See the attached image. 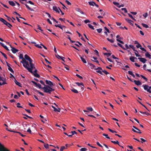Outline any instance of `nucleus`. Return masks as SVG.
Listing matches in <instances>:
<instances>
[{"instance_id": "nucleus-1", "label": "nucleus", "mask_w": 151, "mask_h": 151, "mask_svg": "<svg viewBox=\"0 0 151 151\" xmlns=\"http://www.w3.org/2000/svg\"><path fill=\"white\" fill-rule=\"evenodd\" d=\"M20 63L23 64L24 67L29 72L31 73H33L32 70L33 69L31 68V67H29V63L26 60L25 58L24 59V58H22V61H20Z\"/></svg>"}, {"instance_id": "nucleus-2", "label": "nucleus", "mask_w": 151, "mask_h": 151, "mask_svg": "<svg viewBox=\"0 0 151 151\" xmlns=\"http://www.w3.org/2000/svg\"><path fill=\"white\" fill-rule=\"evenodd\" d=\"M20 63L23 64L24 67L29 72L31 73H33L32 70L33 69L31 68V67H29V63L26 60L25 58L24 59V58H22V61H20Z\"/></svg>"}, {"instance_id": "nucleus-3", "label": "nucleus", "mask_w": 151, "mask_h": 151, "mask_svg": "<svg viewBox=\"0 0 151 151\" xmlns=\"http://www.w3.org/2000/svg\"><path fill=\"white\" fill-rule=\"evenodd\" d=\"M24 58L26 60H27L29 61L30 65V67H31V68H32L33 69H34L35 68L34 66V64L32 63V60L30 58L29 56H28L27 54H26L24 55Z\"/></svg>"}, {"instance_id": "nucleus-4", "label": "nucleus", "mask_w": 151, "mask_h": 151, "mask_svg": "<svg viewBox=\"0 0 151 151\" xmlns=\"http://www.w3.org/2000/svg\"><path fill=\"white\" fill-rule=\"evenodd\" d=\"M42 89L44 90L45 92L46 93H50L51 92L54 90L53 89L47 85L42 87Z\"/></svg>"}, {"instance_id": "nucleus-5", "label": "nucleus", "mask_w": 151, "mask_h": 151, "mask_svg": "<svg viewBox=\"0 0 151 151\" xmlns=\"http://www.w3.org/2000/svg\"><path fill=\"white\" fill-rule=\"evenodd\" d=\"M142 86L143 87L145 90L146 91L150 93H151V90H150V89H151V86H149L147 85L144 84Z\"/></svg>"}, {"instance_id": "nucleus-6", "label": "nucleus", "mask_w": 151, "mask_h": 151, "mask_svg": "<svg viewBox=\"0 0 151 151\" xmlns=\"http://www.w3.org/2000/svg\"><path fill=\"white\" fill-rule=\"evenodd\" d=\"M0 151H10V150L0 143Z\"/></svg>"}, {"instance_id": "nucleus-7", "label": "nucleus", "mask_w": 151, "mask_h": 151, "mask_svg": "<svg viewBox=\"0 0 151 151\" xmlns=\"http://www.w3.org/2000/svg\"><path fill=\"white\" fill-rule=\"evenodd\" d=\"M46 84L49 85L50 87H53L52 86H53V83L50 81L46 80L45 81Z\"/></svg>"}, {"instance_id": "nucleus-8", "label": "nucleus", "mask_w": 151, "mask_h": 151, "mask_svg": "<svg viewBox=\"0 0 151 151\" xmlns=\"http://www.w3.org/2000/svg\"><path fill=\"white\" fill-rule=\"evenodd\" d=\"M125 20L127 21L132 26H133L134 25L132 23H133V21L130 19H128L125 18Z\"/></svg>"}, {"instance_id": "nucleus-9", "label": "nucleus", "mask_w": 151, "mask_h": 151, "mask_svg": "<svg viewBox=\"0 0 151 151\" xmlns=\"http://www.w3.org/2000/svg\"><path fill=\"white\" fill-rule=\"evenodd\" d=\"M138 59L140 61L144 63H145L147 60L146 59L142 58H138Z\"/></svg>"}, {"instance_id": "nucleus-10", "label": "nucleus", "mask_w": 151, "mask_h": 151, "mask_svg": "<svg viewBox=\"0 0 151 151\" xmlns=\"http://www.w3.org/2000/svg\"><path fill=\"white\" fill-rule=\"evenodd\" d=\"M133 82H134L135 84L137 86H140L142 84V83L139 80H134Z\"/></svg>"}, {"instance_id": "nucleus-11", "label": "nucleus", "mask_w": 151, "mask_h": 151, "mask_svg": "<svg viewBox=\"0 0 151 151\" xmlns=\"http://www.w3.org/2000/svg\"><path fill=\"white\" fill-rule=\"evenodd\" d=\"M99 70H97L96 72L101 75H103V74L102 73V70H102V68L101 67H99Z\"/></svg>"}, {"instance_id": "nucleus-12", "label": "nucleus", "mask_w": 151, "mask_h": 151, "mask_svg": "<svg viewBox=\"0 0 151 151\" xmlns=\"http://www.w3.org/2000/svg\"><path fill=\"white\" fill-rule=\"evenodd\" d=\"M0 44L2 46L4 47L6 50L8 51L9 50V49L8 48L7 46L6 45H5L2 42H0Z\"/></svg>"}, {"instance_id": "nucleus-13", "label": "nucleus", "mask_w": 151, "mask_h": 151, "mask_svg": "<svg viewBox=\"0 0 151 151\" xmlns=\"http://www.w3.org/2000/svg\"><path fill=\"white\" fill-rule=\"evenodd\" d=\"M57 58L59 59H61L63 61H64V62H65V61L64 60V59L65 58H64L63 57L61 56H60L59 55H58V54H57Z\"/></svg>"}, {"instance_id": "nucleus-14", "label": "nucleus", "mask_w": 151, "mask_h": 151, "mask_svg": "<svg viewBox=\"0 0 151 151\" xmlns=\"http://www.w3.org/2000/svg\"><path fill=\"white\" fill-rule=\"evenodd\" d=\"M12 52L14 54L16 53L17 52L19 51L18 50L16 49L14 47L12 48Z\"/></svg>"}, {"instance_id": "nucleus-15", "label": "nucleus", "mask_w": 151, "mask_h": 151, "mask_svg": "<svg viewBox=\"0 0 151 151\" xmlns=\"http://www.w3.org/2000/svg\"><path fill=\"white\" fill-rule=\"evenodd\" d=\"M146 52V53L145 54V56L147 58H149V59H151V55L147 51Z\"/></svg>"}, {"instance_id": "nucleus-16", "label": "nucleus", "mask_w": 151, "mask_h": 151, "mask_svg": "<svg viewBox=\"0 0 151 151\" xmlns=\"http://www.w3.org/2000/svg\"><path fill=\"white\" fill-rule=\"evenodd\" d=\"M60 12H61L62 15L64 14V13L62 12L60 8L58 7H57V13H59Z\"/></svg>"}, {"instance_id": "nucleus-17", "label": "nucleus", "mask_w": 151, "mask_h": 151, "mask_svg": "<svg viewBox=\"0 0 151 151\" xmlns=\"http://www.w3.org/2000/svg\"><path fill=\"white\" fill-rule=\"evenodd\" d=\"M8 2L9 4L12 6H15V4L13 1H9Z\"/></svg>"}, {"instance_id": "nucleus-18", "label": "nucleus", "mask_w": 151, "mask_h": 151, "mask_svg": "<svg viewBox=\"0 0 151 151\" xmlns=\"http://www.w3.org/2000/svg\"><path fill=\"white\" fill-rule=\"evenodd\" d=\"M88 64L89 65L91 69H93L95 67V66L92 63L88 62Z\"/></svg>"}, {"instance_id": "nucleus-19", "label": "nucleus", "mask_w": 151, "mask_h": 151, "mask_svg": "<svg viewBox=\"0 0 151 151\" xmlns=\"http://www.w3.org/2000/svg\"><path fill=\"white\" fill-rule=\"evenodd\" d=\"M72 89H70L71 91H72L73 92L75 93H78V91L76 89H75L73 87H72Z\"/></svg>"}, {"instance_id": "nucleus-20", "label": "nucleus", "mask_w": 151, "mask_h": 151, "mask_svg": "<svg viewBox=\"0 0 151 151\" xmlns=\"http://www.w3.org/2000/svg\"><path fill=\"white\" fill-rule=\"evenodd\" d=\"M4 16L6 17L7 18V19L9 21V22H10L11 21H12V22H14V21L12 20V19L10 18V17H8V16H7L6 15V14H4Z\"/></svg>"}, {"instance_id": "nucleus-21", "label": "nucleus", "mask_w": 151, "mask_h": 151, "mask_svg": "<svg viewBox=\"0 0 151 151\" xmlns=\"http://www.w3.org/2000/svg\"><path fill=\"white\" fill-rule=\"evenodd\" d=\"M14 81L15 83L17 85H18V86H19L20 87H22V86L21 85V84L20 83H19V82H18L16 79H15V80Z\"/></svg>"}, {"instance_id": "nucleus-22", "label": "nucleus", "mask_w": 151, "mask_h": 151, "mask_svg": "<svg viewBox=\"0 0 151 151\" xmlns=\"http://www.w3.org/2000/svg\"><path fill=\"white\" fill-rule=\"evenodd\" d=\"M81 59V60L82 62L85 63H86L87 62L85 59L83 58V57H81V55H79Z\"/></svg>"}, {"instance_id": "nucleus-23", "label": "nucleus", "mask_w": 151, "mask_h": 151, "mask_svg": "<svg viewBox=\"0 0 151 151\" xmlns=\"http://www.w3.org/2000/svg\"><path fill=\"white\" fill-rule=\"evenodd\" d=\"M78 86H81L83 87H84V86L83 83H79L78 82H76L75 83Z\"/></svg>"}, {"instance_id": "nucleus-24", "label": "nucleus", "mask_w": 151, "mask_h": 151, "mask_svg": "<svg viewBox=\"0 0 151 151\" xmlns=\"http://www.w3.org/2000/svg\"><path fill=\"white\" fill-rule=\"evenodd\" d=\"M146 66H147V65H146V64H145L143 66V68H144V69L145 70H147L149 72H151V70H150V69H146Z\"/></svg>"}, {"instance_id": "nucleus-25", "label": "nucleus", "mask_w": 151, "mask_h": 151, "mask_svg": "<svg viewBox=\"0 0 151 151\" xmlns=\"http://www.w3.org/2000/svg\"><path fill=\"white\" fill-rule=\"evenodd\" d=\"M92 58L94 59V60H92V59H91V60L92 61L95 62L97 63H99V62L98 61V60H97V58L96 57L93 56L92 57Z\"/></svg>"}, {"instance_id": "nucleus-26", "label": "nucleus", "mask_w": 151, "mask_h": 151, "mask_svg": "<svg viewBox=\"0 0 151 151\" xmlns=\"http://www.w3.org/2000/svg\"><path fill=\"white\" fill-rule=\"evenodd\" d=\"M24 129L26 130L27 128V124L26 123L23 124H22Z\"/></svg>"}, {"instance_id": "nucleus-27", "label": "nucleus", "mask_w": 151, "mask_h": 151, "mask_svg": "<svg viewBox=\"0 0 151 151\" xmlns=\"http://www.w3.org/2000/svg\"><path fill=\"white\" fill-rule=\"evenodd\" d=\"M95 2L93 1H89L88 2V3L89 5L91 6H94Z\"/></svg>"}, {"instance_id": "nucleus-28", "label": "nucleus", "mask_w": 151, "mask_h": 151, "mask_svg": "<svg viewBox=\"0 0 151 151\" xmlns=\"http://www.w3.org/2000/svg\"><path fill=\"white\" fill-rule=\"evenodd\" d=\"M143 26V27H145V28H148L149 27L147 25V24H145L144 23H142L141 24Z\"/></svg>"}, {"instance_id": "nucleus-29", "label": "nucleus", "mask_w": 151, "mask_h": 151, "mask_svg": "<svg viewBox=\"0 0 151 151\" xmlns=\"http://www.w3.org/2000/svg\"><path fill=\"white\" fill-rule=\"evenodd\" d=\"M117 45L119 46L120 47H121L124 50H126V48H125L123 46H122L121 44H120L119 43H117Z\"/></svg>"}, {"instance_id": "nucleus-30", "label": "nucleus", "mask_w": 151, "mask_h": 151, "mask_svg": "<svg viewBox=\"0 0 151 151\" xmlns=\"http://www.w3.org/2000/svg\"><path fill=\"white\" fill-rule=\"evenodd\" d=\"M111 142L114 143V144H118L120 146V145H119V142L118 141H111Z\"/></svg>"}, {"instance_id": "nucleus-31", "label": "nucleus", "mask_w": 151, "mask_h": 151, "mask_svg": "<svg viewBox=\"0 0 151 151\" xmlns=\"http://www.w3.org/2000/svg\"><path fill=\"white\" fill-rule=\"evenodd\" d=\"M0 81H2L3 82H6V78L2 77L0 76Z\"/></svg>"}, {"instance_id": "nucleus-32", "label": "nucleus", "mask_w": 151, "mask_h": 151, "mask_svg": "<svg viewBox=\"0 0 151 151\" xmlns=\"http://www.w3.org/2000/svg\"><path fill=\"white\" fill-rule=\"evenodd\" d=\"M13 132H14V133H18L20 134V135L22 137H24L26 136L25 135L22 134L21 132H19L14 131H13Z\"/></svg>"}, {"instance_id": "nucleus-33", "label": "nucleus", "mask_w": 151, "mask_h": 151, "mask_svg": "<svg viewBox=\"0 0 151 151\" xmlns=\"http://www.w3.org/2000/svg\"><path fill=\"white\" fill-rule=\"evenodd\" d=\"M44 146L47 149H49V145L48 144H44Z\"/></svg>"}, {"instance_id": "nucleus-34", "label": "nucleus", "mask_w": 151, "mask_h": 151, "mask_svg": "<svg viewBox=\"0 0 151 151\" xmlns=\"http://www.w3.org/2000/svg\"><path fill=\"white\" fill-rule=\"evenodd\" d=\"M67 149V148L65 147L64 146H62L60 149V151H63L64 150V149Z\"/></svg>"}, {"instance_id": "nucleus-35", "label": "nucleus", "mask_w": 151, "mask_h": 151, "mask_svg": "<svg viewBox=\"0 0 151 151\" xmlns=\"http://www.w3.org/2000/svg\"><path fill=\"white\" fill-rule=\"evenodd\" d=\"M87 109L88 111H92L93 110L92 108L91 107H89L87 108Z\"/></svg>"}, {"instance_id": "nucleus-36", "label": "nucleus", "mask_w": 151, "mask_h": 151, "mask_svg": "<svg viewBox=\"0 0 151 151\" xmlns=\"http://www.w3.org/2000/svg\"><path fill=\"white\" fill-rule=\"evenodd\" d=\"M8 69L9 71L11 72L12 73H14V71L12 68L10 66H9V67L8 68Z\"/></svg>"}, {"instance_id": "nucleus-37", "label": "nucleus", "mask_w": 151, "mask_h": 151, "mask_svg": "<svg viewBox=\"0 0 151 151\" xmlns=\"http://www.w3.org/2000/svg\"><path fill=\"white\" fill-rule=\"evenodd\" d=\"M104 55H107V57H109V56H110L111 55V53H104Z\"/></svg>"}, {"instance_id": "nucleus-38", "label": "nucleus", "mask_w": 151, "mask_h": 151, "mask_svg": "<svg viewBox=\"0 0 151 151\" xmlns=\"http://www.w3.org/2000/svg\"><path fill=\"white\" fill-rule=\"evenodd\" d=\"M140 76L141 77H142V78L144 79L145 80V81H147V79L146 78L145 76L142 75H140Z\"/></svg>"}, {"instance_id": "nucleus-39", "label": "nucleus", "mask_w": 151, "mask_h": 151, "mask_svg": "<svg viewBox=\"0 0 151 151\" xmlns=\"http://www.w3.org/2000/svg\"><path fill=\"white\" fill-rule=\"evenodd\" d=\"M33 74L35 77H36L37 78H39L40 77V75L37 74V73H33Z\"/></svg>"}, {"instance_id": "nucleus-40", "label": "nucleus", "mask_w": 151, "mask_h": 151, "mask_svg": "<svg viewBox=\"0 0 151 151\" xmlns=\"http://www.w3.org/2000/svg\"><path fill=\"white\" fill-rule=\"evenodd\" d=\"M113 3L114 5H115L117 7H118V6H119V3H118V2H116L114 1L113 2Z\"/></svg>"}, {"instance_id": "nucleus-41", "label": "nucleus", "mask_w": 151, "mask_h": 151, "mask_svg": "<svg viewBox=\"0 0 151 151\" xmlns=\"http://www.w3.org/2000/svg\"><path fill=\"white\" fill-rule=\"evenodd\" d=\"M88 26L90 28H91L93 30H94V28L93 27V26H92L91 24H88Z\"/></svg>"}, {"instance_id": "nucleus-42", "label": "nucleus", "mask_w": 151, "mask_h": 151, "mask_svg": "<svg viewBox=\"0 0 151 151\" xmlns=\"http://www.w3.org/2000/svg\"><path fill=\"white\" fill-rule=\"evenodd\" d=\"M6 25L9 28L11 29L10 27H12V25L10 24L9 23H8V22H7L6 24Z\"/></svg>"}, {"instance_id": "nucleus-43", "label": "nucleus", "mask_w": 151, "mask_h": 151, "mask_svg": "<svg viewBox=\"0 0 151 151\" xmlns=\"http://www.w3.org/2000/svg\"><path fill=\"white\" fill-rule=\"evenodd\" d=\"M25 6H26V7H27V9H28L29 10L31 11H33V10L32 9H31L29 7L27 4H25Z\"/></svg>"}, {"instance_id": "nucleus-44", "label": "nucleus", "mask_w": 151, "mask_h": 151, "mask_svg": "<svg viewBox=\"0 0 151 151\" xmlns=\"http://www.w3.org/2000/svg\"><path fill=\"white\" fill-rule=\"evenodd\" d=\"M107 40L111 43H113L114 42V40H113L110 39L109 38H107Z\"/></svg>"}, {"instance_id": "nucleus-45", "label": "nucleus", "mask_w": 151, "mask_h": 151, "mask_svg": "<svg viewBox=\"0 0 151 151\" xmlns=\"http://www.w3.org/2000/svg\"><path fill=\"white\" fill-rule=\"evenodd\" d=\"M57 27L63 29V27H65L64 26H61L60 24H57Z\"/></svg>"}, {"instance_id": "nucleus-46", "label": "nucleus", "mask_w": 151, "mask_h": 151, "mask_svg": "<svg viewBox=\"0 0 151 151\" xmlns=\"http://www.w3.org/2000/svg\"><path fill=\"white\" fill-rule=\"evenodd\" d=\"M129 60L132 62H134L135 61L134 58H133V56H131L129 58Z\"/></svg>"}, {"instance_id": "nucleus-47", "label": "nucleus", "mask_w": 151, "mask_h": 151, "mask_svg": "<svg viewBox=\"0 0 151 151\" xmlns=\"http://www.w3.org/2000/svg\"><path fill=\"white\" fill-rule=\"evenodd\" d=\"M36 87H38L39 88H41L42 89V87H41V84H39V83H37V86H36Z\"/></svg>"}, {"instance_id": "nucleus-48", "label": "nucleus", "mask_w": 151, "mask_h": 151, "mask_svg": "<svg viewBox=\"0 0 151 151\" xmlns=\"http://www.w3.org/2000/svg\"><path fill=\"white\" fill-rule=\"evenodd\" d=\"M73 145V144H66L65 145V146L67 148V147H70L72 146Z\"/></svg>"}, {"instance_id": "nucleus-49", "label": "nucleus", "mask_w": 151, "mask_h": 151, "mask_svg": "<svg viewBox=\"0 0 151 151\" xmlns=\"http://www.w3.org/2000/svg\"><path fill=\"white\" fill-rule=\"evenodd\" d=\"M35 91L38 92L40 94H41L42 96H44V94L43 93L37 90H35Z\"/></svg>"}, {"instance_id": "nucleus-50", "label": "nucleus", "mask_w": 151, "mask_h": 151, "mask_svg": "<svg viewBox=\"0 0 151 151\" xmlns=\"http://www.w3.org/2000/svg\"><path fill=\"white\" fill-rule=\"evenodd\" d=\"M103 135L105 137H106L107 138V139H110V138L108 136V134H103Z\"/></svg>"}, {"instance_id": "nucleus-51", "label": "nucleus", "mask_w": 151, "mask_h": 151, "mask_svg": "<svg viewBox=\"0 0 151 151\" xmlns=\"http://www.w3.org/2000/svg\"><path fill=\"white\" fill-rule=\"evenodd\" d=\"M102 72H103L106 75L109 74V73L105 70H102Z\"/></svg>"}, {"instance_id": "nucleus-52", "label": "nucleus", "mask_w": 151, "mask_h": 151, "mask_svg": "<svg viewBox=\"0 0 151 151\" xmlns=\"http://www.w3.org/2000/svg\"><path fill=\"white\" fill-rule=\"evenodd\" d=\"M122 11H124L125 13H127V11L126 8H122L121 9Z\"/></svg>"}, {"instance_id": "nucleus-53", "label": "nucleus", "mask_w": 151, "mask_h": 151, "mask_svg": "<svg viewBox=\"0 0 151 151\" xmlns=\"http://www.w3.org/2000/svg\"><path fill=\"white\" fill-rule=\"evenodd\" d=\"M116 41L121 44H124V42H123V41H122L119 39H117Z\"/></svg>"}, {"instance_id": "nucleus-54", "label": "nucleus", "mask_w": 151, "mask_h": 151, "mask_svg": "<svg viewBox=\"0 0 151 151\" xmlns=\"http://www.w3.org/2000/svg\"><path fill=\"white\" fill-rule=\"evenodd\" d=\"M102 30V29L101 28H100L96 29L97 31L99 33H100L101 32Z\"/></svg>"}, {"instance_id": "nucleus-55", "label": "nucleus", "mask_w": 151, "mask_h": 151, "mask_svg": "<svg viewBox=\"0 0 151 151\" xmlns=\"http://www.w3.org/2000/svg\"><path fill=\"white\" fill-rule=\"evenodd\" d=\"M47 118L46 117H45L44 119H42L41 120L42 122H43L44 123H45V121H47Z\"/></svg>"}, {"instance_id": "nucleus-56", "label": "nucleus", "mask_w": 151, "mask_h": 151, "mask_svg": "<svg viewBox=\"0 0 151 151\" xmlns=\"http://www.w3.org/2000/svg\"><path fill=\"white\" fill-rule=\"evenodd\" d=\"M52 107L53 108V110L55 111H57V109L56 107L54 106L53 105H51Z\"/></svg>"}, {"instance_id": "nucleus-57", "label": "nucleus", "mask_w": 151, "mask_h": 151, "mask_svg": "<svg viewBox=\"0 0 151 151\" xmlns=\"http://www.w3.org/2000/svg\"><path fill=\"white\" fill-rule=\"evenodd\" d=\"M87 149L85 148H82L80 150V151H86Z\"/></svg>"}, {"instance_id": "nucleus-58", "label": "nucleus", "mask_w": 151, "mask_h": 151, "mask_svg": "<svg viewBox=\"0 0 151 151\" xmlns=\"http://www.w3.org/2000/svg\"><path fill=\"white\" fill-rule=\"evenodd\" d=\"M19 58L20 59H22L23 58V55L22 54H20L19 56Z\"/></svg>"}, {"instance_id": "nucleus-59", "label": "nucleus", "mask_w": 151, "mask_h": 151, "mask_svg": "<svg viewBox=\"0 0 151 151\" xmlns=\"http://www.w3.org/2000/svg\"><path fill=\"white\" fill-rule=\"evenodd\" d=\"M65 2L66 3L69 5H71V3H70L69 1H68L67 0H66L65 1Z\"/></svg>"}, {"instance_id": "nucleus-60", "label": "nucleus", "mask_w": 151, "mask_h": 151, "mask_svg": "<svg viewBox=\"0 0 151 151\" xmlns=\"http://www.w3.org/2000/svg\"><path fill=\"white\" fill-rule=\"evenodd\" d=\"M60 2L62 5V6H63V8L64 9H65V8L66 9H68V8L65 6L63 4L62 2H61L60 1Z\"/></svg>"}, {"instance_id": "nucleus-61", "label": "nucleus", "mask_w": 151, "mask_h": 151, "mask_svg": "<svg viewBox=\"0 0 151 151\" xmlns=\"http://www.w3.org/2000/svg\"><path fill=\"white\" fill-rule=\"evenodd\" d=\"M104 28L105 30L106 31V32H107L109 33L110 32L109 30L106 27H104Z\"/></svg>"}, {"instance_id": "nucleus-62", "label": "nucleus", "mask_w": 151, "mask_h": 151, "mask_svg": "<svg viewBox=\"0 0 151 151\" xmlns=\"http://www.w3.org/2000/svg\"><path fill=\"white\" fill-rule=\"evenodd\" d=\"M17 107L19 108H22V106H20L19 105H20V104L19 103H18L17 104Z\"/></svg>"}, {"instance_id": "nucleus-63", "label": "nucleus", "mask_w": 151, "mask_h": 151, "mask_svg": "<svg viewBox=\"0 0 151 151\" xmlns=\"http://www.w3.org/2000/svg\"><path fill=\"white\" fill-rule=\"evenodd\" d=\"M111 57L113 59H118V60L119 59L118 58L115 57V56L113 55H112Z\"/></svg>"}, {"instance_id": "nucleus-64", "label": "nucleus", "mask_w": 151, "mask_h": 151, "mask_svg": "<svg viewBox=\"0 0 151 151\" xmlns=\"http://www.w3.org/2000/svg\"><path fill=\"white\" fill-rule=\"evenodd\" d=\"M77 77L81 79H82L83 78L81 76H80L78 74H77L76 75Z\"/></svg>"}]
</instances>
